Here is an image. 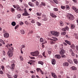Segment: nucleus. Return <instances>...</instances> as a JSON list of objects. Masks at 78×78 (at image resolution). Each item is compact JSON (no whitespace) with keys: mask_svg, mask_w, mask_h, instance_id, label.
<instances>
[{"mask_svg":"<svg viewBox=\"0 0 78 78\" xmlns=\"http://www.w3.org/2000/svg\"><path fill=\"white\" fill-rule=\"evenodd\" d=\"M36 70L37 71V72H39V70L40 71H41V69L39 68H37L36 69Z\"/></svg>","mask_w":78,"mask_h":78,"instance_id":"4c0bfd02","label":"nucleus"},{"mask_svg":"<svg viewBox=\"0 0 78 78\" xmlns=\"http://www.w3.org/2000/svg\"><path fill=\"white\" fill-rule=\"evenodd\" d=\"M0 74H3V71L2 70L0 71Z\"/></svg>","mask_w":78,"mask_h":78,"instance_id":"69168bd1","label":"nucleus"},{"mask_svg":"<svg viewBox=\"0 0 78 78\" xmlns=\"http://www.w3.org/2000/svg\"><path fill=\"white\" fill-rule=\"evenodd\" d=\"M60 55H64L65 53V50L64 49H61L59 52Z\"/></svg>","mask_w":78,"mask_h":78,"instance_id":"9b49d317","label":"nucleus"},{"mask_svg":"<svg viewBox=\"0 0 78 78\" xmlns=\"http://www.w3.org/2000/svg\"><path fill=\"white\" fill-rule=\"evenodd\" d=\"M4 36L5 38H7V37H8L9 36V33H5L4 34Z\"/></svg>","mask_w":78,"mask_h":78,"instance_id":"ddd939ff","label":"nucleus"},{"mask_svg":"<svg viewBox=\"0 0 78 78\" xmlns=\"http://www.w3.org/2000/svg\"><path fill=\"white\" fill-rule=\"evenodd\" d=\"M25 46L24 45H22L21 47V48H22V49L23 48H25Z\"/></svg>","mask_w":78,"mask_h":78,"instance_id":"bf43d9fd","label":"nucleus"},{"mask_svg":"<svg viewBox=\"0 0 78 78\" xmlns=\"http://www.w3.org/2000/svg\"><path fill=\"white\" fill-rule=\"evenodd\" d=\"M65 42L67 43V44H69V45H71V42L70 41H69L67 40H65Z\"/></svg>","mask_w":78,"mask_h":78,"instance_id":"aec40b11","label":"nucleus"},{"mask_svg":"<svg viewBox=\"0 0 78 78\" xmlns=\"http://www.w3.org/2000/svg\"><path fill=\"white\" fill-rule=\"evenodd\" d=\"M51 33L53 35V36H55L56 37H58L59 34V32H55L54 31H51Z\"/></svg>","mask_w":78,"mask_h":78,"instance_id":"f257e3e1","label":"nucleus"},{"mask_svg":"<svg viewBox=\"0 0 78 78\" xmlns=\"http://www.w3.org/2000/svg\"><path fill=\"white\" fill-rule=\"evenodd\" d=\"M53 10L54 11H58V9L57 8H54Z\"/></svg>","mask_w":78,"mask_h":78,"instance_id":"58836bf2","label":"nucleus"},{"mask_svg":"<svg viewBox=\"0 0 78 78\" xmlns=\"http://www.w3.org/2000/svg\"><path fill=\"white\" fill-rule=\"evenodd\" d=\"M48 19H47V18L46 16L45 17H44V18H43V20H44V21H46Z\"/></svg>","mask_w":78,"mask_h":78,"instance_id":"e433bc0d","label":"nucleus"},{"mask_svg":"<svg viewBox=\"0 0 78 78\" xmlns=\"http://www.w3.org/2000/svg\"><path fill=\"white\" fill-rule=\"evenodd\" d=\"M17 17L18 19H20V14H18L17 16Z\"/></svg>","mask_w":78,"mask_h":78,"instance_id":"0e129e2a","label":"nucleus"},{"mask_svg":"<svg viewBox=\"0 0 78 78\" xmlns=\"http://www.w3.org/2000/svg\"><path fill=\"white\" fill-rule=\"evenodd\" d=\"M30 15L28 14V13H23V15L24 16H29Z\"/></svg>","mask_w":78,"mask_h":78,"instance_id":"bb28decb","label":"nucleus"},{"mask_svg":"<svg viewBox=\"0 0 78 78\" xmlns=\"http://www.w3.org/2000/svg\"><path fill=\"white\" fill-rule=\"evenodd\" d=\"M61 35H62V36H65L66 34V32H61Z\"/></svg>","mask_w":78,"mask_h":78,"instance_id":"c85d7f7f","label":"nucleus"},{"mask_svg":"<svg viewBox=\"0 0 78 78\" xmlns=\"http://www.w3.org/2000/svg\"><path fill=\"white\" fill-rule=\"evenodd\" d=\"M9 68L10 69V70H11L12 71H13V70H14V68H13L11 67H10Z\"/></svg>","mask_w":78,"mask_h":78,"instance_id":"79ce46f5","label":"nucleus"},{"mask_svg":"<svg viewBox=\"0 0 78 78\" xmlns=\"http://www.w3.org/2000/svg\"><path fill=\"white\" fill-rule=\"evenodd\" d=\"M40 42H43L44 41V39L42 38H41L40 40Z\"/></svg>","mask_w":78,"mask_h":78,"instance_id":"473e14b6","label":"nucleus"},{"mask_svg":"<svg viewBox=\"0 0 78 78\" xmlns=\"http://www.w3.org/2000/svg\"><path fill=\"white\" fill-rule=\"evenodd\" d=\"M1 40H0L1 41L2 43L3 44H4V45H5V42H4V41H3V40H2V39H1Z\"/></svg>","mask_w":78,"mask_h":78,"instance_id":"8fccbe9b","label":"nucleus"},{"mask_svg":"<svg viewBox=\"0 0 78 78\" xmlns=\"http://www.w3.org/2000/svg\"><path fill=\"white\" fill-rule=\"evenodd\" d=\"M64 25V24L62 21H60V25L61 27H63V26Z\"/></svg>","mask_w":78,"mask_h":78,"instance_id":"4be33fe9","label":"nucleus"},{"mask_svg":"<svg viewBox=\"0 0 78 78\" xmlns=\"http://www.w3.org/2000/svg\"><path fill=\"white\" fill-rule=\"evenodd\" d=\"M19 26L18 25L15 26V30H16V29H17V28H19Z\"/></svg>","mask_w":78,"mask_h":78,"instance_id":"13d9d810","label":"nucleus"},{"mask_svg":"<svg viewBox=\"0 0 78 78\" xmlns=\"http://www.w3.org/2000/svg\"><path fill=\"white\" fill-rule=\"evenodd\" d=\"M75 25L73 24L71 25V29H74V28H75Z\"/></svg>","mask_w":78,"mask_h":78,"instance_id":"f704fd0d","label":"nucleus"},{"mask_svg":"<svg viewBox=\"0 0 78 78\" xmlns=\"http://www.w3.org/2000/svg\"><path fill=\"white\" fill-rule=\"evenodd\" d=\"M78 36V34H76V33H74V37H76V36Z\"/></svg>","mask_w":78,"mask_h":78,"instance_id":"c03bdc74","label":"nucleus"},{"mask_svg":"<svg viewBox=\"0 0 78 78\" xmlns=\"http://www.w3.org/2000/svg\"><path fill=\"white\" fill-rule=\"evenodd\" d=\"M7 76L9 78V77H11V76L9 75V74H7Z\"/></svg>","mask_w":78,"mask_h":78,"instance_id":"4d7b16f0","label":"nucleus"},{"mask_svg":"<svg viewBox=\"0 0 78 78\" xmlns=\"http://www.w3.org/2000/svg\"><path fill=\"white\" fill-rule=\"evenodd\" d=\"M25 23L27 25H28L29 24V23L27 21H25Z\"/></svg>","mask_w":78,"mask_h":78,"instance_id":"680f3d73","label":"nucleus"},{"mask_svg":"<svg viewBox=\"0 0 78 78\" xmlns=\"http://www.w3.org/2000/svg\"><path fill=\"white\" fill-rule=\"evenodd\" d=\"M36 15L38 16H41L42 15V13L39 12H37L36 13Z\"/></svg>","mask_w":78,"mask_h":78,"instance_id":"cd10ccee","label":"nucleus"},{"mask_svg":"<svg viewBox=\"0 0 78 78\" xmlns=\"http://www.w3.org/2000/svg\"><path fill=\"white\" fill-rule=\"evenodd\" d=\"M69 51L71 53L72 56H75V54L73 53V52L72 49H71L69 50Z\"/></svg>","mask_w":78,"mask_h":78,"instance_id":"2eb2a0df","label":"nucleus"},{"mask_svg":"<svg viewBox=\"0 0 78 78\" xmlns=\"http://www.w3.org/2000/svg\"><path fill=\"white\" fill-rule=\"evenodd\" d=\"M6 61V57H3V58L2 59V62H4V61Z\"/></svg>","mask_w":78,"mask_h":78,"instance_id":"a211bd4d","label":"nucleus"},{"mask_svg":"<svg viewBox=\"0 0 78 78\" xmlns=\"http://www.w3.org/2000/svg\"><path fill=\"white\" fill-rule=\"evenodd\" d=\"M67 18L68 19H69L71 20H73L74 19V16L72 14H69L67 15Z\"/></svg>","mask_w":78,"mask_h":78,"instance_id":"f03ea898","label":"nucleus"},{"mask_svg":"<svg viewBox=\"0 0 78 78\" xmlns=\"http://www.w3.org/2000/svg\"><path fill=\"white\" fill-rule=\"evenodd\" d=\"M61 8L62 9H65L66 7L65 6L62 5L61 6Z\"/></svg>","mask_w":78,"mask_h":78,"instance_id":"c9c22d12","label":"nucleus"},{"mask_svg":"<svg viewBox=\"0 0 78 78\" xmlns=\"http://www.w3.org/2000/svg\"><path fill=\"white\" fill-rule=\"evenodd\" d=\"M51 75L53 78H57V76L55 73L53 72L51 73Z\"/></svg>","mask_w":78,"mask_h":78,"instance_id":"9d476101","label":"nucleus"},{"mask_svg":"<svg viewBox=\"0 0 78 78\" xmlns=\"http://www.w3.org/2000/svg\"><path fill=\"white\" fill-rule=\"evenodd\" d=\"M69 64L68 63V62H65L63 63V66H69Z\"/></svg>","mask_w":78,"mask_h":78,"instance_id":"f8f14e48","label":"nucleus"},{"mask_svg":"<svg viewBox=\"0 0 78 78\" xmlns=\"http://www.w3.org/2000/svg\"><path fill=\"white\" fill-rule=\"evenodd\" d=\"M10 45L9 44H7L6 45L5 47H7V48H8L10 47Z\"/></svg>","mask_w":78,"mask_h":78,"instance_id":"a19ab883","label":"nucleus"},{"mask_svg":"<svg viewBox=\"0 0 78 78\" xmlns=\"http://www.w3.org/2000/svg\"><path fill=\"white\" fill-rule=\"evenodd\" d=\"M62 58H66V56L65 55H61Z\"/></svg>","mask_w":78,"mask_h":78,"instance_id":"5fc2aeb1","label":"nucleus"},{"mask_svg":"<svg viewBox=\"0 0 78 78\" xmlns=\"http://www.w3.org/2000/svg\"><path fill=\"white\" fill-rule=\"evenodd\" d=\"M20 31V33L22 34H23L25 33V31L23 30H21Z\"/></svg>","mask_w":78,"mask_h":78,"instance_id":"a878e982","label":"nucleus"},{"mask_svg":"<svg viewBox=\"0 0 78 78\" xmlns=\"http://www.w3.org/2000/svg\"><path fill=\"white\" fill-rule=\"evenodd\" d=\"M1 68L2 69V70H3V69H5V67H4V66H1Z\"/></svg>","mask_w":78,"mask_h":78,"instance_id":"e2e57ef3","label":"nucleus"},{"mask_svg":"<svg viewBox=\"0 0 78 78\" xmlns=\"http://www.w3.org/2000/svg\"><path fill=\"white\" fill-rule=\"evenodd\" d=\"M36 6H38L39 5V2H36Z\"/></svg>","mask_w":78,"mask_h":78,"instance_id":"338daca9","label":"nucleus"},{"mask_svg":"<svg viewBox=\"0 0 78 78\" xmlns=\"http://www.w3.org/2000/svg\"><path fill=\"white\" fill-rule=\"evenodd\" d=\"M71 48H73V49H75V45L74 44H72L70 46Z\"/></svg>","mask_w":78,"mask_h":78,"instance_id":"2f4dec72","label":"nucleus"},{"mask_svg":"<svg viewBox=\"0 0 78 78\" xmlns=\"http://www.w3.org/2000/svg\"><path fill=\"white\" fill-rule=\"evenodd\" d=\"M11 24L12 25V26L14 27L15 26H16V23L15 22L13 21L12 23Z\"/></svg>","mask_w":78,"mask_h":78,"instance_id":"393cba45","label":"nucleus"},{"mask_svg":"<svg viewBox=\"0 0 78 78\" xmlns=\"http://www.w3.org/2000/svg\"><path fill=\"white\" fill-rule=\"evenodd\" d=\"M67 61L68 62H69L70 64H73V61L70 59H68Z\"/></svg>","mask_w":78,"mask_h":78,"instance_id":"6ab92c4d","label":"nucleus"},{"mask_svg":"<svg viewBox=\"0 0 78 78\" xmlns=\"http://www.w3.org/2000/svg\"><path fill=\"white\" fill-rule=\"evenodd\" d=\"M42 4L39 5L38 6V8H42Z\"/></svg>","mask_w":78,"mask_h":78,"instance_id":"052dcab7","label":"nucleus"},{"mask_svg":"<svg viewBox=\"0 0 78 78\" xmlns=\"http://www.w3.org/2000/svg\"><path fill=\"white\" fill-rule=\"evenodd\" d=\"M30 20H31V23H35V20H32L31 19H29Z\"/></svg>","mask_w":78,"mask_h":78,"instance_id":"72a5a7b5","label":"nucleus"},{"mask_svg":"<svg viewBox=\"0 0 78 78\" xmlns=\"http://www.w3.org/2000/svg\"><path fill=\"white\" fill-rule=\"evenodd\" d=\"M11 10H12V12H14V11H15V9L13 8Z\"/></svg>","mask_w":78,"mask_h":78,"instance_id":"6e6d98bb","label":"nucleus"},{"mask_svg":"<svg viewBox=\"0 0 78 78\" xmlns=\"http://www.w3.org/2000/svg\"><path fill=\"white\" fill-rule=\"evenodd\" d=\"M37 25H38V26H41V23L39 22H37Z\"/></svg>","mask_w":78,"mask_h":78,"instance_id":"603ef678","label":"nucleus"},{"mask_svg":"<svg viewBox=\"0 0 78 78\" xmlns=\"http://www.w3.org/2000/svg\"><path fill=\"white\" fill-rule=\"evenodd\" d=\"M52 38L53 39H52V40L51 41V44H52L53 45V44H55V42L56 41L55 40H56V41H58V38H57L56 37H52Z\"/></svg>","mask_w":78,"mask_h":78,"instance_id":"20e7f679","label":"nucleus"},{"mask_svg":"<svg viewBox=\"0 0 78 78\" xmlns=\"http://www.w3.org/2000/svg\"><path fill=\"white\" fill-rule=\"evenodd\" d=\"M29 5H30V6L33 7L34 6V4L33 3L31 2H29L28 3Z\"/></svg>","mask_w":78,"mask_h":78,"instance_id":"5701e85b","label":"nucleus"},{"mask_svg":"<svg viewBox=\"0 0 78 78\" xmlns=\"http://www.w3.org/2000/svg\"><path fill=\"white\" fill-rule=\"evenodd\" d=\"M72 8L74 11L75 12H76V13H78V9H77L75 6H73L72 7Z\"/></svg>","mask_w":78,"mask_h":78,"instance_id":"0eeeda50","label":"nucleus"},{"mask_svg":"<svg viewBox=\"0 0 78 78\" xmlns=\"http://www.w3.org/2000/svg\"><path fill=\"white\" fill-rule=\"evenodd\" d=\"M20 59L21 61H23V57H22V56H20Z\"/></svg>","mask_w":78,"mask_h":78,"instance_id":"37998d69","label":"nucleus"},{"mask_svg":"<svg viewBox=\"0 0 78 78\" xmlns=\"http://www.w3.org/2000/svg\"><path fill=\"white\" fill-rule=\"evenodd\" d=\"M55 58H56L57 59H60V58H61V56L59 55H55Z\"/></svg>","mask_w":78,"mask_h":78,"instance_id":"dca6fc26","label":"nucleus"},{"mask_svg":"<svg viewBox=\"0 0 78 78\" xmlns=\"http://www.w3.org/2000/svg\"><path fill=\"white\" fill-rule=\"evenodd\" d=\"M73 61L76 64H77L78 63V60L77 59H73Z\"/></svg>","mask_w":78,"mask_h":78,"instance_id":"412c9836","label":"nucleus"},{"mask_svg":"<svg viewBox=\"0 0 78 78\" xmlns=\"http://www.w3.org/2000/svg\"><path fill=\"white\" fill-rule=\"evenodd\" d=\"M15 67V64H14V63H13L12 64L11 67H13V68H14Z\"/></svg>","mask_w":78,"mask_h":78,"instance_id":"de8ad7c7","label":"nucleus"},{"mask_svg":"<svg viewBox=\"0 0 78 78\" xmlns=\"http://www.w3.org/2000/svg\"><path fill=\"white\" fill-rule=\"evenodd\" d=\"M8 48H9V51H12V50H13V48L12 47L10 46Z\"/></svg>","mask_w":78,"mask_h":78,"instance_id":"c756f323","label":"nucleus"},{"mask_svg":"<svg viewBox=\"0 0 78 78\" xmlns=\"http://www.w3.org/2000/svg\"><path fill=\"white\" fill-rule=\"evenodd\" d=\"M61 30L63 31L66 32L67 30V31H69V27H65L62 29Z\"/></svg>","mask_w":78,"mask_h":78,"instance_id":"6e6552de","label":"nucleus"},{"mask_svg":"<svg viewBox=\"0 0 78 78\" xmlns=\"http://www.w3.org/2000/svg\"><path fill=\"white\" fill-rule=\"evenodd\" d=\"M13 7L14 8H17V10L18 11H20V8H19V5H13Z\"/></svg>","mask_w":78,"mask_h":78,"instance_id":"423d86ee","label":"nucleus"},{"mask_svg":"<svg viewBox=\"0 0 78 78\" xmlns=\"http://www.w3.org/2000/svg\"><path fill=\"white\" fill-rule=\"evenodd\" d=\"M66 9H70V7H69V6L68 5H66Z\"/></svg>","mask_w":78,"mask_h":78,"instance_id":"a18cd8bd","label":"nucleus"},{"mask_svg":"<svg viewBox=\"0 0 78 78\" xmlns=\"http://www.w3.org/2000/svg\"><path fill=\"white\" fill-rule=\"evenodd\" d=\"M38 64H41V65H43L44 64V62L42 61H39L38 62Z\"/></svg>","mask_w":78,"mask_h":78,"instance_id":"b1692460","label":"nucleus"},{"mask_svg":"<svg viewBox=\"0 0 78 78\" xmlns=\"http://www.w3.org/2000/svg\"><path fill=\"white\" fill-rule=\"evenodd\" d=\"M35 61L34 60H30V65H31L32 64H33V63Z\"/></svg>","mask_w":78,"mask_h":78,"instance_id":"7c9ffc66","label":"nucleus"},{"mask_svg":"<svg viewBox=\"0 0 78 78\" xmlns=\"http://www.w3.org/2000/svg\"><path fill=\"white\" fill-rule=\"evenodd\" d=\"M39 54L38 51H35L34 52H32L30 53V54L33 56H37Z\"/></svg>","mask_w":78,"mask_h":78,"instance_id":"7ed1b4c3","label":"nucleus"},{"mask_svg":"<svg viewBox=\"0 0 78 78\" xmlns=\"http://www.w3.org/2000/svg\"><path fill=\"white\" fill-rule=\"evenodd\" d=\"M50 16H51V17H53L54 18H56V17H57V16L55 15L54 14L53 12L50 13Z\"/></svg>","mask_w":78,"mask_h":78,"instance_id":"1a4fd4ad","label":"nucleus"},{"mask_svg":"<svg viewBox=\"0 0 78 78\" xmlns=\"http://www.w3.org/2000/svg\"><path fill=\"white\" fill-rule=\"evenodd\" d=\"M8 55L9 57H12L13 55V53L11 51H9L8 52Z\"/></svg>","mask_w":78,"mask_h":78,"instance_id":"39448f33","label":"nucleus"},{"mask_svg":"<svg viewBox=\"0 0 78 78\" xmlns=\"http://www.w3.org/2000/svg\"><path fill=\"white\" fill-rule=\"evenodd\" d=\"M70 69H71L72 70H76V68L75 67V66H73L71 67Z\"/></svg>","mask_w":78,"mask_h":78,"instance_id":"f3484780","label":"nucleus"},{"mask_svg":"<svg viewBox=\"0 0 78 78\" xmlns=\"http://www.w3.org/2000/svg\"><path fill=\"white\" fill-rule=\"evenodd\" d=\"M53 1L55 3H56V4H58V2L57 0H54Z\"/></svg>","mask_w":78,"mask_h":78,"instance_id":"49530a36","label":"nucleus"},{"mask_svg":"<svg viewBox=\"0 0 78 78\" xmlns=\"http://www.w3.org/2000/svg\"><path fill=\"white\" fill-rule=\"evenodd\" d=\"M62 76H61V75H58V78H62Z\"/></svg>","mask_w":78,"mask_h":78,"instance_id":"774afa93","label":"nucleus"},{"mask_svg":"<svg viewBox=\"0 0 78 78\" xmlns=\"http://www.w3.org/2000/svg\"><path fill=\"white\" fill-rule=\"evenodd\" d=\"M20 26H22V25H23V23L22 21L20 22Z\"/></svg>","mask_w":78,"mask_h":78,"instance_id":"864d4df0","label":"nucleus"},{"mask_svg":"<svg viewBox=\"0 0 78 78\" xmlns=\"http://www.w3.org/2000/svg\"><path fill=\"white\" fill-rule=\"evenodd\" d=\"M48 53L49 55H51V50L50 49V50L48 51Z\"/></svg>","mask_w":78,"mask_h":78,"instance_id":"09e8293b","label":"nucleus"},{"mask_svg":"<svg viewBox=\"0 0 78 78\" xmlns=\"http://www.w3.org/2000/svg\"><path fill=\"white\" fill-rule=\"evenodd\" d=\"M45 52L44 51L42 53V55L44 58H45L46 57V56L45 55Z\"/></svg>","mask_w":78,"mask_h":78,"instance_id":"ea45409f","label":"nucleus"},{"mask_svg":"<svg viewBox=\"0 0 78 78\" xmlns=\"http://www.w3.org/2000/svg\"><path fill=\"white\" fill-rule=\"evenodd\" d=\"M51 62L52 64L55 65L56 64V60L54 59H52L51 61Z\"/></svg>","mask_w":78,"mask_h":78,"instance_id":"4468645a","label":"nucleus"},{"mask_svg":"<svg viewBox=\"0 0 78 78\" xmlns=\"http://www.w3.org/2000/svg\"><path fill=\"white\" fill-rule=\"evenodd\" d=\"M41 4L42 5H43V6H45V3L44 2H41Z\"/></svg>","mask_w":78,"mask_h":78,"instance_id":"3c124183","label":"nucleus"}]
</instances>
